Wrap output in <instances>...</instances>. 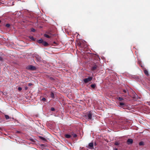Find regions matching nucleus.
Returning a JSON list of instances; mask_svg holds the SVG:
<instances>
[{
	"label": "nucleus",
	"instance_id": "6e6552de",
	"mask_svg": "<svg viewBox=\"0 0 150 150\" xmlns=\"http://www.w3.org/2000/svg\"><path fill=\"white\" fill-rule=\"evenodd\" d=\"M123 93H122V94H123V96H126V93H127L128 94V91L127 90H123Z\"/></svg>",
	"mask_w": 150,
	"mask_h": 150
},
{
	"label": "nucleus",
	"instance_id": "dca6fc26",
	"mask_svg": "<svg viewBox=\"0 0 150 150\" xmlns=\"http://www.w3.org/2000/svg\"><path fill=\"white\" fill-rule=\"evenodd\" d=\"M44 36L47 38H50V36L49 35H48L46 34H45L44 35Z\"/></svg>",
	"mask_w": 150,
	"mask_h": 150
},
{
	"label": "nucleus",
	"instance_id": "5701e85b",
	"mask_svg": "<svg viewBox=\"0 0 150 150\" xmlns=\"http://www.w3.org/2000/svg\"><path fill=\"white\" fill-rule=\"evenodd\" d=\"M40 138L41 139L43 140H46V139L44 137H40Z\"/></svg>",
	"mask_w": 150,
	"mask_h": 150
},
{
	"label": "nucleus",
	"instance_id": "f03ea898",
	"mask_svg": "<svg viewBox=\"0 0 150 150\" xmlns=\"http://www.w3.org/2000/svg\"><path fill=\"white\" fill-rule=\"evenodd\" d=\"M26 69L30 70H35L36 69V68L34 66L30 65L27 67Z\"/></svg>",
	"mask_w": 150,
	"mask_h": 150
},
{
	"label": "nucleus",
	"instance_id": "9d476101",
	"mask_svg": "<svg viewBox=\"0 0 150 150\" xmlns=\"http://www.w3.org/2000/svg\"><path fill=\"white\" fill-rule=\"evenodd\" d=\"M144 72L145 74L146 75V76H148L149 75L148 74V71L146 69H144Z\"/></svg>",
	"mask_w": 150,
	"mask_h": 150
},
{
	"label": "nucleus",
	"instance_id": "9b49d317",
	"mask_svg": "<svg viewBox=\"0 0 150 150\" xmlns=\"http://www.w3.org/2000/svg\"><path fill=\"white\" fill-rule=\"evenodd\" d=\"M50 96H51V97L52 98H54V93L52 92H51Z\"/></svg>",
	"mask_w": 150,
	"mask_h": 150
},
{
	"label": "nucleus",
	"instance_id": "ddd939ff",
	"mask_svg": "<svg viewBox=\"0 0 150 150\" xmlns=\"http://www.w3.org/2000/svg\"><path fill=\"white\" fill-rule=\"evenodd\" d=\"M119 104L121 107H123L124 105H125V103H120Z\"/></svg>",
	"mask_w": 150,
	"mask_h": 150
},
{
	"label": "nucleus",
	"instance_id": "473e14b6",
	"mask_svg": "<svg viewBox=\"0 0 150 150\" xmlns=\"http://www.w3.org/2000/svg\"><path fill=\"white\" fill-rule=\"evenodd\" d=\"M96 145H97V144H96V142L95 143H94V145L95 146H96Z\"/></svg>",
	"mask_w": 150,
	"mask_h": 150
},
{
	"label": "nucleus",
	"instance_id": "1a4fd4ad",
	"mask_svg": "<svg viewBox=\"0 0 150 150\" xmlns=\"http://www.w3.org/2000/svg\"><path fill=\"white\" fill-rule=\"evenodd\" d=\"M42 44L45 46H47L48 45V44L47 42L44 41Z\"/></svg>",
	"mask_w": 150,
	"mask_h": 150
},
{
	"label": "nucleus",
	"instance_id": "2eb2a0df",
	"mask_svg": "<svg viewBox=\"0 0 150 150\" xmlns=\"http://www.w3.org/2000/svg\"><path fill=\"white\" fill-rule=\"evenodd\" d=\"M91 86L92 88L94 89L96 86V85L95 84H92Z\"/></svg>",
	"mask_w": 150,
	"mask_h": 150
},
{
	"label": "nucleus",
	"instance_id": "a878e982",
	"mask_svg": "<svg viewBox=\"0 0 150 150\" xmlns=\"http://www.w3.org/2000/svg\"><path fill=\"white\" fill-rule=\"evenodd\" d=\"M4 59L3 58L1 57L0 56V61L1 62H3Z\"/></svg>",
	"mask_w": 150,
	"mask_h": 150
},
{
	"label": "nucleus",
	"instance_id": "393cba45",
	"mask_svg": "<svg viewBox=\"0 0 150 150\" xmlns=\"http://www.w3.org/2000/svg\"><path fill=\"white\" fill-rule=\"evenodd\" d=\"M31 31L32 32H35V30L33 28H32L31 29Z\"/></svg>",
	"mask_w": 150,
	"mask_h": 150
},
{
	"label": "nucleus",
	"instance_id": "20e7f679",
	"mask_svg": "<svg viewBox=\"0 0 150 150\" xmlns=\"http://www.w3.org/2000/svg\"><path fill=\"white\" fill-rule=\"evenodd\" d=\"M85 116L89 120H91L92 118V114L90 112L89 113L86 114Z\"/></svg>",
	"mask_w": 150,
	"mask_h": 150
},
{
	"label": "nucleus",
	"instance_id": "4be33fe9",
	"mask_svg": "<svg viewBox=\"0 0 150 150\" xmlns=\"http://www.w3.org/2000/svg\"><path fill=\"white\" fill-rule=\"evenodd\" d=\"M72 135L74 138H75L77 137V135L76 134H72Z\"/></svg>",
	"mask_w": 150,
	"mask_h": 150
},
{
	"label": "nucleus",
	"instance_id": "7ed1b4c3",
	"mask_svg": "<svg viewBox=\"0 0 150 150\" xmlns=\"http://www.w3.org/2000/svg\"><path fill=\"white\" fill-rule=\"evenodd\" d=\"M92 79V78L91 77H89L87 78H85L83 79V81L85 83H87L90 81Z\"/></svg>",
	"mask_w": 150,
	"mask_h": 150
},
{
	"label": "nucleus",
	"instance_id": "f8f14e48",
	"mask_svg": "<svg viewBox=\"0 0 150 150\" xmlns=\"http://www.w3.org/2000/svg\"><path fill=\"white\" fill-rule=\"evenodd\" d=\"M65 136V137L67 138H70L71 137V136L70 135L68 134H66Z\"/></svg>",
	"mask_w": 150,
	"mask_h": 150
},
{
	"label": "nucleus",
	"instance_id": "2f4dec72",
	"mask_svg": "<svg viewBox=\"0 0 150 150\" xmlns=\"http://www.w3.org/2000/svg\"><path fill=\"white\" fill-rule=\"evenodd\" d=\"M81 44L80 42L78 43V45H80Z\"/></svg>",
	"mask_w": 150,
	"mask_h": 150
},
{
	"label": "nucleus",
	"instance_id": "cd10ccee",
	"mask_svg": "<svg viewBox=\"0 0 150 150\" xmlns=\"http://www.w3.org/2000/svg\"><path fill=\"white\" fill-rule=\"evenodd\" d=\"M18 91H21L22 90V89L21 87H18Z\"/></svg>",
	"mask_w": 150,
	"mask_h": 150
},
{
	"label": "nucleus",
	"instance_id": "c756f323",
	"mask_svg": "<svg viewBox=\"0 0 150 150\" xmlns=\"http://www.w3.org/2000/svg\"><path fill=\"white\" fill-rule=\"evenodd\" d=\"M33 85V84L31 83H29L28 84V85L29 86H30L32 85Z\"/></svg>",
	"mask_w": 150,
	"mask_h": 150
},
{
	"label": "nucleus",
	"instance_id": "bb28decb",
	"mask_svg": "<svg viewBox=\"0 0 150 150\" xmlns=\"http://www.w3.org/2000/svg\"><path fill=\"white\" fill-rule=\"evenodd\" d=\"M50 110L51 111H54L55 110V109L54 108H51Z\"/></svg>",
	"mask_w": 150,
	"mask_h": 150
},
{
	"label": "nucleus",
	"instance_id": "7c9ffc66",
	"mask_svg": "<svg viewBox=\"0 0 150 150\" xmlns=\"http://www.w3.org/2000/svg\"><path fill=\"white\" fill-rule=\"evenodd\" d=\"M25 90H27L28 89V88L27 86H25Z\"/></svg>",
	"mask_w": 150,
	"mask_h": 150
},
{
	"label": "nucleus",
	"instance_id": "aec40b11",
	"mask_svg": "<svg viewBox=\"0 0 150 150\" xmlns=\"http://www.w3.org/2000/svg\"><path fill=\"white\" fill-rule=\"evenodd\" d=\"M117 99L120 101H121L123 99L121 97H119L117 98Z\"/></svg>",
	"mask_w": 150,
	"mask_h": 150
},
{
	"label": "nucleus",
	"instance_id": "412c9836",
	"mask_svg": "<svg viewBox=\"0 0 150 150\" xmlns=\"http://www.w3.org/2000/svg\"><path fill=\"white\" fill-rule=\"evenodd\" d=\"M10 26V25L9 24H8H8H6V26L7 27V28H9Z\"/></svg>",
	"mask_w": 150,
	"mask_h": 150
},
{
	"label": "nucleus",
	"instance_id": "4468645a",
	"mask_svg": "<svg viewBox=\"0 0 150 150\" xmlns=\"http://www.w3.org/2000/svg\"><path fill=\"white\" fill-rule=\"evenodd\" d=\"M43 40L41 39H40V40H38V42L39 43H42H42H43Z\"/></svg>",
	"mask_w": 150,
	"mask_h": 150
},
{
	"label": "nucleus",
	"instance_id": "a211bd4d",
	"mask_svg": "<svg viewBox=\"0 0 150 150\" xmlns=\"http://www.w3.org/2000/svg\"><path fill=\"white\" fill-rule=\"evenodd\" d=\"M29 38H30V39H31V40H33V41L35 40V39H34V38H33V36H30L29 37Z\"/></svg>",
	"mask_w": 150,
	"mask_h": 150
},
{
	"label": "nucleus",
	"instance_id": "f704fd0d",
	"mask_svg": "<svg viewBox=\"0 0 150 150\" xmlns=\"http://www.w3.org/2000/svg\"><path fill=\"white\" fill-rule=\"evenodd\" d=\"M1 21L0 20V23H1Z\"/></svg>",
	"mask_w": 150,
	"mask_h": 150
},
{
	"label": "nucleus",
	"instance_id": "39448f33",
	"mask_svg": "<svg viewBox=\"0 0 150 150\" xmlns=\"http://www.w3.org/2000/svg\"><path fill=\"white\" fill-rule=\"evenodd\" d=\"M88 146L87 147L88 148H89L91 149H92L94 148L93 142H91L89 143Z\"/></svg>",
	"mask_w": 150,
	"mask_h": 150
},
{
	"label": "nucleus",
	"instance_id": "f257e3e1",
	"mask_svg": "<svg viewBox=\"0 0 150 150\" xmlns=\"http://www.w3.org/2000/svg\"><path fill=\"white\" fill-rule=\"evenodd\" d=\"M99 64L98 63H94L91 68L92 70L94 71L97 69L98 67Z\"/></svg>",
	"mask_w": 150,
	"mask_h": 150
},
{
	"label": "nucleus",
	"instance_id": "72a5a7b5",
	"mask_svg": "<svg viewBox=\"0 0 150 150\" xmlns=\"http://www.w3.org/2000/svg\"><path fill=\"white\" fill-rule=\"evenodd\" d=\"M115 150H117V148H116L115 149Z\"/></svg>",
	"mask_w": 150,
	"mask_h": 150
},
{
	"label": "nucleus",
	"instance_id": "6ab92c4d",
	"mask_svg": "<svg viewBox=\"0 0 150 150\" xmlns=\"http://www.w3.org/2000/svg\"><path fill=\"white\" fill-rule=\"evenodd\" d=\"M5 117L6 118V119L7 120L9 118V117L8 115H5Z\"/></svg>",
	"mask_w": 150,
	"mask_h": 150
},
{
	"label": "nucleus",
	"instance_id": "b1692460",
	"mask_svg": "<svg viewBox=\"0 0 150 150\" xmlns=\"http://www.w3.org/2000/svg\"><path fill=\"white\" fill-rule=\"evenodd\" d=\"M119 144V143L117 142H115V145H118Z\"/></svg>",
	"mask_w": 150,
	"mask_h": 150
},
{
	"label": "nucleus",
	"instance_id": "f3484780",
	"mask_svg": "<svg viewBox=\"0 0 150 150\" xmlns=\"http://www.w3.org/2000/svg\"><path fill=\"white\" fill-rule=\"evenodd\" d=\"M139 145L140 146H143L144 145V143L143 142L141 141L139 143Z\"/></svg>",
	"mask_w": 150,
	"mask_h": 150
},
{
	"label": "nucleus",
	"instance_id": "423d86ee",
	"mask_svg": "<svg viewBox=\"0 0 150 150\" xmlns=\"http://www.w3.org/2000/svg\"><path fill=\"white\" fill-rule=\"evenodd\" d=\"M133 142V140L132 139H128L127 141V143L128 144H132Z\"/></svg>",
	"mask_w": 150,
	"mask_h": 150
},
{
	"label": "nucleus",
	"instance_id": "c85d7f7f",
	"mask_svg": "<svg viewBox=\"0 0 150 150\" xmlns=\"http://www.w3.org/2000/svg\"><path fill=\"white\" fill-rule=\"evenodd\" d=\"M46 98H43L42 99V100L43 101H45L46 100Z\"/></svg>",
	"mask_w": 150,
	"mask_h": 150
},
{
	"label": "nucleus",
	"instance_id": "0eeeda50",
	"mask_svg": "<svg viewBox=\"0 0 150 150\" xmlns=\"http://www.w3.org/2000/svg\"><path fill=\"white\" fill-rule=\"evenodd\" d=\"M35 57L37 61H40L41 60V57L40 56L38 55H36Z\"/></svg>",
	"mask_w": 150,
	"mask_h": 150
}]
</instances>
